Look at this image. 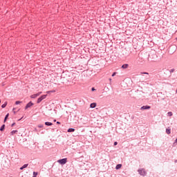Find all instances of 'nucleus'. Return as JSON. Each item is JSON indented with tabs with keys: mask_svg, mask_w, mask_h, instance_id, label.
Here are the masks:
<instances>
[{
	"mask_svg": "<svg viewBox=\"0 0 177 177\" xmlns=\"http://www.w3.org/2000/svg\"><path fill=\"white\" fill-rule=\"evenodd\" d=\"M121 167H122V165L118 164L115 167V169H120Z\"/></svg>",
	"mask_w": 177,
	"mask_h": 177,
	"instance_id": "9",
	"label": "nucleus"
},
{
	"mask_svg": "<svg viewBox=\"0 0 177 177\" xmlns=\"http://www.w3.org/2000/svg\"><path fill=\"white\" fill-rule=\"evenodd\" d=\"M128 66H129L128 64H125L122 66V68H128Z\"/></svg>",
	"mask_w": 177,
	"mask_h": 177,
	"instance_id": "12",
	"label": "nucleus"
},
{
	"mask_svg": "<svg viewBox=\"0 0 177 177\" xmlns=\"http://www.w3.org/2000/svg\"><path fill=\"white\" fill-rule=\"evenodd\" d=\"M57 162H59V164H61V165H64V164H66L67 162V158L58 160Z\"/></svg>",
	"mask_w": 177,
	"mask_h": 177,
	"instance_id": "2",
	"label": "nucleus"
},
{
	"mask_svg": "<svg viewBox=\"0 0 177 177\" xmlns=\"http://www.w3.org/2000/svg\"><path fill=\"white\" fill-rule=\"evenodd\" d=\"M169 71H170V73H174V71H175V69L174 68L171 69Z\"/></svg>",
	"mask_w": 177,
	"mask_h": 177,
	"instance_id": "22",
	"label": "nucleus"
},
{
	"mask_svg": "<svg viewBox=\"0 0 177 177\" xmlns=\"http://www.w3.org/2000/svg\"><path fill=\"white\" fill-rule=\"evenodd\" d=\"M41 93H42V92H39L37 94H33L30 96L31 99H35V97H38V96H39V95H41Z\"/></svg>",
	"mask_w": 177,
	"mask_h": 177,
	"instance_id": "4",
	"label": "nucleus"
},
{
	"mask_svg": "<svg viewBox=\"0 0 177 177\" xmlns=\"http://www.w3.org/2000/svg\"><path fill=\"white\" fill-rule=\"evenodd\" d=\"M138 172L140 176H146V175H147V171L144 168L138 169Z\"/></svg>",
	"mask_w": 177,
	"mask_h": 177,
	"instance_id": "1",
	"label": "nucleus"
},
{
	"mask_svg": "<svg viewBox=\"0 0 177 177\" xmlns=\"http://www.w3.org/2000/svg\"><path fill=\"white\" fill-rule=\"evenodd\" d=\"M118 145V142H114V146H117Z\"/></svg>",
	"mask_w": 177,
	"mask_h": 177,
	"instance_id": "24",
	"label": "nucleus"
},
{
	"mask_svg": "<svg viewBox=\"0 0 177 177\" xmlns=\"http://www.w3.org/2000/svg\"><path fill=\"white\" fill-rule=\"evenodd\" d=\"M150 109V106H143L141 107V110H149Z\"/></svg>",
	"mask_w": 177,
	"mask_h": 177,
	"instance_id": "6",
	"label": "nucleus"
},
{
	"mask_svg": "<svg viewBox=\"0 0 177 177\" xmlns=\"http://www.w3.org/2000/svg\"><path fill=\"white\" fill-rule=\"evenodd\" d=\"M53 124H52V122H45V125H47L48 127H50L51 125H53Z\"/></svg>",
	"mask_w": 177,
	"mask_h": 177,
	"instance_id": "10",
	"label": "nucleus"
},
{
	"mask_svg": "<svg viewBox=\"0 0 177 177\" xmlns=\"http://www.w3.org/2000/svg\"><path fill=\"white\" fill-rule=\"evenodd\" d=\"M13 113H14V114H16V111H15V110H16V108H13Z\"/></svg>",
	"mask_w": 177,
	"mask_h": 177,
	"instance_id": "23",
	"label": "nucleus"
},
{
	"mask_svg": "<svg viewBox=\"0 0 177 177\" xmlns=\"http://www.w3.org/2000/svg\"><path fill=\"white\" fill-rule=\"evenodd\" d=\"M166 133L167 135L171 134V129H166Z\"/></svg>",
	"mask_w": 177,
	"mask_h": 177,
	"instance_id": "11",
	"label": "nucleus"
},
{
	"mask_svg": "<svg viewBox=\"0 0 177 177\" xmlns=\"http://www.w3.org/2000/svg\"><path fill=\"white\" fill-rule=\"evenodd\" d=\"M9 117V113H8L6 115V117H5V118H4V122H6V120H8V118Z\"/></svg>",
	"mask_w": 177,
	"mask_h": 177,
	"instance_id": "15",
	"label": "nucleus"
},
{
	"mask_svg": "<svg viewBox=\"0 0 177 177\" xmlns=\"http://www.w3.org/2000/svg\"><path fill=\"white\" fill-rule=\"evenodd\" d=\"M20 103H21V102H20V101H16L15 104H20Z\"/></svg>",
	"mask_w": 177,
	"mask_h": 177,
	"instance_id": "20",
	"label": "nucleus"
},
{
	"mask_svg": "<svg viewBox=\"0 0 177 177\" xmlns=\"http://www.w3.org/2000/svg\"><path fill=\"white\" fill-rule=\"evenodd\" d=\"M142 74H147V75H149V73H146V72L142 73Z\"/></svg>",
	"mask_w": 177,
	"mask_h": 177,
	"instance_id": "26",
	"label": "nucleus"
},
{
	"mask_svg": "<svg viewBox=\"0 0 177 177\" xmlns=\"http://www.w3.org/2000/svg\"><path fill=\"white\" fill-rule=\"evenodd\" d=\"M174 162H176H176H177V160H174Z\"/></svg>",
	"mask_w": 177,
	"mask_h": 177,
	"instance_id": "29",
	"label": "nucleus"
},
{
	"mask_svg": "<svg viewBox=\"0 0 177 177\" xmlns=\"http://www.w3.org/2000/svg\"><path fill=\"white\" fill-rule=\"evenodd\" d=\"M11 135H13L14 133H17V130H14L12 131H11Z\"/></svg>",
	"mask_w": 177,
	"mask_h": 177,
	"instance_id": "18",
	"label": "nucleus"
},
{
	"mask_svg": "<svg viewBox=\"0 0 177 177\" xmlns=\"http://www.w3.org/2000/svg\"><path fill=\"white\" fill-rule=\"evenodd\" d=\"M91 91H95V88L93 87V88H91Z\"/></svg>",
	"mask_w": 177,
	"mask_h": 177,
	"instance_id": "27",
	"label": "nucleus"
},
{
	"mask_svg": "<svg viewBox=\"0 0 177 177\" xmlns=\"http://www.w3.org/2000/svg\"><path fill=\"white\" fill-rule=\"evenodd\" d=\"M32 106H34V104L32 103L31 102H30L28 103L27 105L26 106V109H30V107H31Z\"/></svg>",
	"mask_w": 177,
	"mask_h": 177,
	"instance_id": "5",
	"label": "nucleus"
},
{
	"mask_svg": "<svg viewBox=\"0 0 177 177\" xmlns=\"http://www.w3.org/2000/svg\"><path fill=\"white\" fill-rule=\"evenodd\" d=\"M15 123H12L11 127H15Z\"/></svg>",
	"mask_w": 177,
	"mask_h": 177,
	"instance_id": "28",
	"label": "nucleus"
},
{
	"mask_svg": "<svg viewBox=\"0 0 177 177\" xmlns=\"http://www.w3.org/2000/svg\"><path fill=\"white\" fill-rule=\"evenodd\" d=\"M46 96L48 95H41L40 97H39L37 100V103H41L44 100V99H46Z\"/></svg>",
	"mask_w": 177,
	"mask_h": 177,
	"instance_id": "3",
	"label": "nucleus"
},
{
	"mask_svg": "<svg viewBox=\"0 0 177 177\" xmlns=\"http://www.w3.org/2000/svg\"><path fill=\"white\" fill-rule=\"evenodd\" d=\"M115 74H116V73L115 72V73H113V74H112V77H114L115 75Z\"/></svg>",
	"mask_w": 177,
	"mask_h": 177,
	"instance_id": "25",
	"label": "nucleus"
},
{
	"mask_svg": "<svg viewBox=\"0 0 177 177\" xmlns=\"http://www.w3.org/2000/svg\"><path fill=\"white\" fill-rule=\"evenodd\" d=\"M5 129V124H3L1 128H0V131H3Z\"/></svg>",
	"mask_w": 177,
	"mask_h": 177,
	"instance_id": "16",
	"label": "nucleus"
},
{
	"mask_svg": "<svg viewBox=\"0 0 177 177\" xmlns=\"http://www.w3.org/2000/svg\"><path fill=\"white\" fill-rule=\"evenodd\" d=\"M37 175H38V173L34 171L33 172V176L37 177Z\"/></svg>",
	"mask_w": 177,
	"mask_h": 177,
	"instance_id": "19",
	"label": "nucleus"
},
{
	"mask_svg": "<svg viewBox=\"0 0 177 177\" xmlns=\"http://www.w3.org/2000/svg\"><path fill=\"white\" fill-rule=\"evenodd\" d=\"M74 131H75V129H68V132H74Z\"/></svg>",
	"mask_w": 177,
	"mask_h": 177,
	"instance_id": "17",
	"label": "nucleus"
},
{
	"mask_svg": "<svg viewBox=\"0 0 177 177\" xmlns=\"http://www.w3.org/2000/svg\"><path fill=\"white\" fill-rule=\"evenodd\" d=\"M38 127H39V128H44V125L43 124H39Z\"/></svg>",
	"mask_w": 177,
	"mask_h": 177,
	"instance_id": "21",
	"label": "nucleus"
},
{
	"mask_svg": "<svg viewBox=\"0 0 177 177\" xmlns=\"http://www.w3.org/2000/svg\"><path fill=\"white\" fill-rule=\"evenodd\" d=\"M28 167V164H25V165H24L21 168H20V169L21 170H23V169H24V168H27Z\"/></svg>",
	"mask_w": 177,
	"mask_h": 177,
	"instance_id": "7",
	"label": "nucleus"
},
{
	"mask_svg": "<svg viewBox=\"0 0 177 177\" xmlns=\"http://www.w3.org/2000/svg\"><path fill=\"white\" fill-rule=\"evenodd\" d=\"M147 79H149V77H147Z\"/></svg>",
	"mask_w": 177,
	"mask_h": 177,
	"instance_id": "31",
	"label": "nucleus"
},
{
	"mask_svg": "<svg viewBox=\"0 0 177 177\" xmlns=\"http://www.w3.org/2000/svg\"><path fill=\"white\" fill-rule=\"evenodd\" d=\"M6 106H8V102H5L2 106V109H5V107H6Z\"/></svg>",
	"mask_w": 177,
	"mask_h": 177,
	"instance_id": "14",
	"label": "nucleus"
},
{
	"mask_svg": "<svg viewBox=\"0 0 177 177\" xmlns=\"http://www.w3.org/2000/svg\"><path fill=\"white\" fill-rule=\"evenodd\" d=\"M57 124H60L59 122H57Z\"/></svg>",
	"mask_w": 177,
	"mask_h": 177,
	"instance_id": "30",
	"label": "nucleus"
},
{
	"mask_svg": "<svg viewBox=\"0 0 177 177\" xmlns=\"http://www.w3.org/2000/svg\"><path fill=\"white\" fill-rule=\"evenodd\" d=\"M174 115V113L171 111H169L167 113V116L168 117H172Z\"/></svg>",
	"mask_w": 177,
	"mask_h": 177,
	"instance_id": "13",
	"label": "nucleus"
},
{
	"mask_svg": "<svg viewBox=\"0 0 177 177\" xmlns=\"http://www.w3.org/2000/svg\"><path fill=\"white\" fill-rule=\"evenodd\" d=\"M90 107L91 109H95V107H96V103H92L90 104Z\"/></svg>",
	"mask_w": 177,
	"mask_h": 177,
	"instance_id": "8",
	"label": "nucleus"
}]
</instances>
